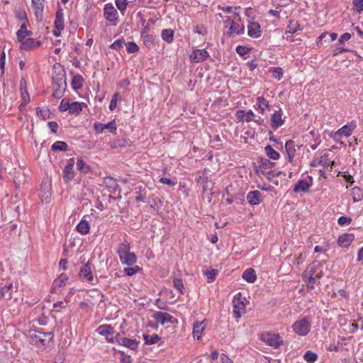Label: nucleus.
<instances>
[{
	"mask_svg": "<svg viewBox=\"0 0 363 363\" xmlns=\"http://www.w3.org/2000/svg\"><path fill=\"white\" fill-rule=\"evenodd\" d=\"M217 274H218V271L216 269H211V270L206 272V275L211 280H213L215 279L216 276L217 275Z\"/></svg>",
	"mask_w": 363,
	"mask_h": 363,
	"instance_id": "63",
	"label": "nucleus"
},
{
	"mask_svg": "<svg viewBox=\"0 0 363 363\" xmlns=\"http://www.w3.org/2000/svg\"><path fill=\"white\" fill-rule=\"evenodd\" d=\"M247 201L252 206L259 204L262 201L261 192L257 190L250 191L247 195Z\"/></svg>",
	"mask_w": 363,
	"mask_h": 363,
	"instance_id": "11",
	"label": "nucleus"
},
{
	"mask_svg": "<svg viewBox=\"0 0 363 363\" xmlns=\"http://www.w3.org/2000/svg\"><path fill=\"white\" fill-rule=\"evenodd\" d=\"M229 22L230 24V26L229 28V30L228 31V33L229 35L232 34H240L244 30V26H241L240 24L235 23L233 21H230L228 19L226 23Z\"/></svg>",
	"mask_w": 363,
	"mask_h": 363,
	"instance_id": "28",
	"label": "nucleus"
},
{
	"mask_svg": "<svg viewBox=\"0 0 363 363\" xmlns=\"http://www.w3.org/2000/svg\"><path fill=\"white\" fill-rule=\"evenodd\" d=\"M233 313L236 315L237 318H240L242 314L245 312V306L242 301H240V299L235 300L233 301Z\"/></svg>",
	"mask_w": 363,
	"mask_h": 363,
	"instance_id": "16",
	"label": "nucleus"
},
{
	"mask_svg": "<svg viewBox=\"0 0 363 363\" xmlns=\"http://www.w3.org/2000/svg\"><path fill=\"white\" fill-rule=\"evenodd\" d=\"M121 358L120 363H132V359L130 355L125 354L124 352H120Z\"/></svg>",
	"mask_w": 363,
	"mask_h": 363,
	"instance_id": "59",
	"label": "nucleus"
},
{
	"mask_svg": "<svg viewBox=\"0 0 363 363\" xmlns=\"http://www.w3.org/2000/svg\"><path fill=\"white\" fill-rule=\"evenodd\" d=\"M292 328L296 334L304 336L309 333L311 323L306 318H303L295 322L292 325Z\"/></svg>",
	"mask_w": 363,
	"mask_h": 363,
	"instance_id": "4",
	"label": "nucleus"
},
{
	"mask_svg": "<svg viewBox=\"0 0 363 363\" xmlns=\"http://www.w3.org/2000/svg\"><path fill=\"white\" fill-rule=\"evenodd\" d=\"M21 43V50H29V49H31V48H37L38 46L40 45V41H35L32 38H28V39H24L22 41H20Z\"/></svg>",
	"mask_w": 363,
	"mask_h": 363,
	"instance_id": "21",
	"label": "nucleus"
},
{
	"mask_svg": "<svg viewBox=\"0 0 363 363\" xmlns=\"http://www.w3.org/2000/svg\"><path fill=\"white\" fill-rule=\"evenodd\" d=\"M208 177L206 176H202L199 177L198 182L203 184V188L206 191L207 190V186L206 185L208 183Z\"/></svg>",
	"mask_w": 363,
	"mask_h": 363,
	"instance_id": "64",
	"label": "nucleus"
},
{
	"mask_svg": "<svg viewBox=\"0 0 363 363\" xmlns=\"http://www.w3.org/2000/svg\"><path fill=\"white\" fill-rule=\"evenodd\" d=\"M317 358V354L311 351H307L304 354V359L308 363L315 362Z\"/></svg>",
	"mask_w": 363,
	"mask_h": 363,
	"instance_id": "48",
	"label": "nucleus"
},
{
	"mask_svg": "<svg viewBox=\"0 0 363 363\" xmlns=\"http://www.w3.org/2000/svg\"><path fill=\"white\" fill-rule=\"evenodd\" d=\"M352 218L346 216H341L338 218L337 223L340 225H343L345 224H350L352 222Z\"/></svg>",
	"mask_w": 363,
	"mask_h": 363,
	"instance_id": "60",
	"label": "nucleus"
},
{
	"mask_svg": "<svg viewBox=\"0 0 363 363\" xmlns=\"http://www.w3.org/2000/svg\"><path fill=\"white\" fill-rule=\"evenodd\" d=\"M125 45V40L123 39H119L116 40L113 43H112L110 46L111 49L113 50H120L123 45Z\"/></svg>",
	"mask_w": 363,
	"mask_h": 363,
	"instance_id": "50",
	"label": "nucleus"
},
{
	"mask_svg": "<svg viewBox=\"0 0 363 363\" xmlns=\"http://www.w3.org/2000/svg\"><path fill=\"white\" fill-rule=\"evenodd\" d=\"M174 287L179 291L181 294H183L184 284L182 279L174 278L173 280Z\"/></svg>",
	"mask_w": 363,
	"mask_h": 363,
	"instance_id": "51",
	"label": "nucleus"
},
{
	"mask_svg": "<svg viewBox=\"0 0 363 363\" xmlns=\"http://www.w3.org/2000/svg\"><path fill=\"white\" fill-rule=\"evenodd\" d=\"M28 176L26 173L25 170L22 172H18L16 173L13 179V182L16 188H20L21 186L25 185L28 182Z\"/></svg>",
	"mask_w": 363,
	"mask_h": 363,
	"instance_id": "10",
	"label": "nucleus"
},
{
	"mask_svg": "<svg viewBox=\"0 0 363 363\" xmlns=\"http://www.w3.org/2000/svg\"><path fill=\"white\" fill-rule=\"evenodd\" d=\"M174 30L172 29H164L162 31V38L167 42V43H172L174 39Z\"/></svg>",
	"mask_w": 363,
	"mask_h": 363,
	"instance_id": "36",
	"label": "nucleus"
},
{
	"mask_svg": "<svg viewBox=\"0 0 363 363\" xmlns=\"http://www.w3.org/2000/svg\"><path fill=\"white\" fill-rule=\"evenodd\" d=\"M284 123V120L281 118V110L276 111L271 117V126L274 130L281 127Z\"/></svg>",
	"mask_w": 363,
	"mask_h": 363,
	"instance_id": "9",
	"label": "nucleus"
},
{
	"mask_svg": "<svg viewBox=\"0 0 363 363\" xmlns=\"http://www.w3.org/2000/svg\"><path fill=\"white\" fill-rule=\"evenodd\" d=\"M236 116L240 121H245L246 122H250L254 121V118L255 116L252 111L251 110L248 111L240 110L237 111Z\"/></svg>",
	"mask_w": 363,
	"mask_h": 363,
	"instance_id": "17",
	"label": "nucleus"
},
{
	"mask_svg": "<svg viewBox=\"0 0 363 363\" xmlns=\"http://www.w3.org/2000/svg\"><path fill=\"white\" fill-rule=\"evenodd\" d=\"M143 337H144L145 343L146 345L155 344L160 340V337L157 334H155L153 335H144Z\"/></svg>",
	"mask_w": 363,
	"mask_h": 363,
	"instance_id": "42",
	"label": "nucleus"
},
{
	"mask_svg": "<svg viewBox=\"0 0 363 363\" xmlns=\"http://www.w3.org/2000/svg\"><path fill=\"white\" fill-rule=\"evenodd\" d=\"M51 187L48 182H43L40 188V196L43 201L49 203L51 200Z\"/></svg>",
	"mask_w": 363,
	"mask_h": 363,
	"instance_id": "7",
	"label": "nucleus"
},
{
	"mask_svg": "<svg viewBox=\"0 0 363 363\" xmlns=\"http://www.w3.org/2000/svg\"><path fill=\"white\" fill-rule=\"evenodd\" d=\"M235 50L237 53L241 56L247 54L250 51V48L242 45L237 46Z\"/></svg>",
	"mask_w": 363,
	"mask_h": 363,
	"instance_id": "54",
	"label": "nucleus"
},
{
	"mask_svg": "<svg viewBox=\"0 0 363 363\" xmlns=\"http://www.w3.org/2000/svg\"><path fill=\"white\" fill-rule=\"evenodd\" d=\"M55 27L58 30H62L65 28L63 10L60 6L55 13Z\"/></svg>",
	"mask_w": 363,
	"mask_h": 363,
	"instance_id": "13",
	"label": "nucleus"
},
{
	"mask_svg": "<svg viewBox=\"0 0 363 363\" xmlns=\"http://www.w3.org/2000/svg\"><path fill=\"white\" fill-rule=\"evenodd\" d=\"M118 96H119V94L118 93H115L113 95L112 99H111V101L110 102V104H109V109L111 111H113L116 108Z\"/></svg>",
	"mask_w": 363,
	"mask_h": 363,
	"instance_id": "56",
	"label": "nucleus"
},
{
	"mask_svg": "<svg viewBox=\"0 0 363 363\" xmlns=\"http://www.w3.org/2000/svg\"><path fill=\"white\" fill-rule=\"evenodd\" d=\"M66 72L60 64H55L52 67V82L55 86L52 96L56 99L63 96L66 90Z\"/></svg>",
	"mask_w": 363,
	"mask_h": 363,
	"instance_id": "1",
	"label": "nucleus"
},
{
	"mask_svg": "<svg viewBox=\"0 0 363 363\" xmlns=\"http://www.w3.org/2000/svg\"><path fill=\"white\" fill-rule=\"evenodd\" d=\"M154 320L161 325H164L166 323H174V318L169 313H163L161 311H156L152 315Z\"/></svg>",
	"mask_w": 363,
	"mask_h": 363,
	"instance_id": "5",
	"label": "nucleus"
},
{
	"mask_svg": "<svg viewBox=\"0 0 363 363\" xmlns=\"http://www.w3.org/2000/svg\"><path fill=\"white\" fill-rule=\"evenodd\" d=\"M120 344L132 350L136 351L138 347L139 342L136 340L129 339L128 337H123Z\"/></svg>",
	"mask_w": 363,
	"mask_h": 363,
	"instance_id": "29",
	"label": "nucleus"
},
{
	"mask_svg": "<svg viewBox=\"0 0 363 363\" xmlns=\"http://www.w3.org/2000/svg\"><path fill=\"white\" fill-rule=\"evenodd\" d=\"M269 72L272 73V77L280 80L283 77V70L281 67H271Z\"/></svg>",
	"mask_w": 363,
	"mask_h": 363,
	"instance_id": "44",
	"label": "nucleus"
},
{
	"mask_svg": "<svg viewBox=\"0 0 363 363\" xmlns=\"http://www.w3.org/2000/svg\"><path fill=\"white\" fill-rule=\"evenodd\" d=\"M285 148L288 154L289 161L291 162L293 161L296 152L294 141L291 140H287L285 144Z\"/></svg>",
	"mask_w": 363,
	"mask_h": 363,
	"instance_id": "26",
	"label": "nucleus"
},
{
	"mask_svg": "<svg viewBox=\"0 0 363 363\" xmlns=\"http://www.w3.org/2000/svg\"><path fill=\"white\" fill-rule=\"evenodd\" d=\"M23 209L22 203L16 200L7 208V211L12 214L13 218H18L20 216V212Z\"/></svg>",
	"mask_w": 363,
	"mask_h": 363,
	"instance_id": "14",
	"label": "nucleus"
},
{
	"mask_svg": "<svg viewBox=\"0 0 363 363\" xmlns=\"http://www.w3.org/2000/svg\"><path fill=\"white\" fill-rule=\"evenodd\" d=\"M97 331L100 335L106 336V340L109 342L113 343L116 341L119 342L118 338L120 337V334L115 332L110 325H100Z\"/></svg>",
	"mask_w": 363,
	"mask_h": 363,
	"instance_id": "3",
	"label": "nucleus"
},
{
	"mask_svg": "<svg viewBox=\"0 0 363 363\" xmlns=\"http://www.w3.org/2000/svg\"><path fill=\"white\" fill-rule=\"evenodd\" d=\"M351 38V35L349 33L342 34L338 40L339 44H343L344 42L349 40Z\"/></svg>",
	"mask_w": 363,
	"mask_h": 363,
	"instance_id": "61",
	"label": "nucleus"
},
{
	"mask_svg": "<svg viewBox=\"0 0 363 363\" xmlns=\"http://www.w3.org/2000/svg\"><path fill=\"white\" fill-rule=\"evenodd\" d=\"M256 110L260 113L264 114L266 109L269 108V102L264 97L259 96L257 99Z\"/></svg>",
	"mask_w": 363,
	"mask_h": 363,
	"instance_id": "27",
	"label": "nucleus"
},
{
	"mask_svg": "<svg viewBox=\"0 0 363 363\" xmlns=\"http://www.w3.org/2000/svg\"><path fill=\"white\" fill-rule=\"evenodd\" d=\"M352 194L354 202H357L363 198L362 191L359 187H354L352 189Z\"/></svg>",
	"mask_w": 363,
	"mask_h": 363,
	"instance_id": "43",
	"label": "nucleus"
},
{
	"mask_svg": "<svg viewBox=\"0 0 363 363\" xmlns=\"http://www.w3.org/2000/svg\"><path fill=\"white\" fill-rule=\"evenodd\" d=\"M325 38H330V39H328V43L333 42L335 40L336 38H337V34L335 33H333L330 34H329L328 33H323L318 37V43H321Z\"/></svg>",
	"mask_w": 363,
	"mask_h": 363,
	"instance_id": "45",
	"label": "nucleus"
},
{
	"mask_svg": "<svg viewBox=\"0 0 363 363\" xmlns=\"http://www.w3.org/2000/svg\"><path fill=\"white\" fill-rule=\"evenodd\" d=\"M208 57V53L206 50H196L193 52L190 57L196 62L205 60Z\"/></svg>",
	"mask_w": 363,
	"mask_h": 363,
	"instance_id": "18",
	"label": "nucleus"
},
{
	"mask_svg": "<svg viewBox=\"0 0 363 363\" xmlns=\"http://www.w3.org/2000/svg\"><path fill=\"white\" fill-rule=\"evenodd\" d=\"M104 16L106 20L115 22L118 19V11L111 4H107L104 6Z\"/></svg>",
	"mask_w": 363,
	"mask_h": 363,
	"instance_id": "6",
	"label": "nucleus"
},
{
	"mask_svg": "<svg viewBox=\"0 0 363 363\" xmlns=\"http://www.w3.org/2000/svg\"><path fill=\"white\" fill-rule=\"evenodd\" d=\"M355 125L353 123H351L350 125H345L342 126L341 128H340L337 132L335 133V135H340V136H345L349 137L351 135L352 130L355 128Z\"/></svg>",
	"mask_w": 363,
	"mask_h": 363,
	"instance_id": "23",
	"label": "nucleus"
},
{
	"mask_svg": "<svg viewBox=\"0 0 363 363\" xmlns=\"http://www.w3.org/2000/svg\"><path fill=\"white\" fill-rule=\"evenodd\" d=\"M67 145L64 141H57L52 145V150L53 151H62L65 152L67 150Z\"/></svg>",
	"mask_w": 363,
	"mask_h": 363,
	"instance_id": "40",
	"label": "nucleus"
},
{
	"mask_svg": "<svg viewBox=\"0 0 363 363\" xmlns=\"http://www.w3.org/2000/svg\"><path fill=\"white\" fill-rule=\"evenodd\" d=\"M326 157H328L327 154L323 155L318 161V164L323 165V167L329 166L330 163L328 162Z\"/></svg>",
	"mask_w": 363,
	"mask_h": 363,
	"instance_id": "62",
	"label": "nucleus"
},
{
	"mask_svg": "<svg viewBox=\"0 0 363 363\" xmlns=\"http://www.w3.org/2000/svg\"><path fill=\"white\" fill-rule=\"evenodd\" d=\"M311 184L308 183L307 181L305 180H298V182L294 185V191L296 193L299 192H308L309 191V188Z\"/></svg>",
	"mask_w": 363,
	"mask_h": 363,
	"instance_id": "24",
	"label": "nucleus"
},
{
	"mask_svg": "<svg viewBox=\"0 0 363 363\" xmlns=\"http://www.w3.org/2000/svg\"><path fill=\"white\" fill-rule=\"evenodd\" d=\"M69 111L71 113L79 114L82 111V104L77 101L70 104Z\"/></svg>",
	"mask_w": 363,
	"mask_h": 363,
	"instance_id": "46",
	"label": "nucleus"
},
{
	"mask_svg": "<svg viewBox=\"0 0 363 363\" xmlns=\"http://www.w3.org/2000/svg\"><path fill=\"white\" fill-rule=\"evenodd\" d=\"M242 278L249 283H253L257 279L255 271L252 269H246L242 274Z\"/></svg>",
	"mask_w": 363,
	"mask_h": 363,
	"instance_id": "32",
	"label": "nucleus"
},
{
	"mask_svg": "<svg viewBox=\"0 0 363 363\" xmlns=\"http://www.w3.org/2000/svg\"><path fill=\"white\" fill-rule=\"evenodd\" d=\"M77 230L78 232L83 235H86L89 232L90 226L87 221L82 220L77 225Z\"/></svg>",
	"mask_w": 363,
	"mask_h": 363,
	"instance_id": "34",
	"label": "nucleus"
},
{
	"mask_svg": "<svg viewBox=\"0 0 363 363\" xmlns=\"http://www.w3.org/2000/svg\"><path fill=\"white\" fill-rule=\"evenodd\" d=\"M352 4L354 6V9L358 13H360L363 11V0H353Z\"/></svg>",
	"mask_w": 363,
	"mask_h": 363,
	"instance_id": "52",
	"label": "nucleus"
},
{
	"mask_svg": "<svg viewBox=\"0 0 363 363\" xmlns=\"http://www.w3.org/2000/svg\"><path fill=\"white\" fill-rule=\"evenodd\" d=\"M140 269V268L138 266H135L134 267H128L124 269V273L127 276H133Z\"/></svg>",
	"mask_w": 363,
	"mask_h": 363,
	"instance_id": "55",
	"label": "nucleus"
},
{
	"mask_svg": "<svg viewBox=\"0 0 363 363\" xmlns=\"http://www.w3.org/2000/svg\"><path fill=\"white\" fill-rule=\"evenodd\" d=\"M79 274L81 277L87 279L89 281H91L93 279L89 262H87L82 267Z\"/></svg>",
	"mask_w": 363,
	"mask_h": 363,
	"instance_id": "30",
	"label": "nucleus"
},
{
	"mask_svg": "<svg viewBox=\"0 0 363 363\" xmlns=\"http://www.w3.org/2000/svg\"><path fill=\"white\" fill-rule=\"evenodd\" d=\"M74 159L72 158L69 160L67 164L65 167V169L63 170V178L66 183H68L70 182L74 177Z\"/></svg>",
	"mask_w": 363,
	"mask_h": 363,
	"instance_id": "8",
	"label": "nucleus"
},
{
	"mask_svg": "<svg viewBox=\"0 0 363 363\" xmlns=\"http://www.w3.org/2000/svg\"><path fill=\"white\" fill-rule=\"evenodd\" d=\"M44 0H32V4L35 10V15L37 18H43L44 9Z\"/></svg>",
	"mask_w": 363,
	"mask_h": 363,
	"instance_id": "22",
	"label": "nucleus"
},
{
	"mask_svg": "<svg viewBox=\"0 0 363 363\" xmlns=\"http://www.w3.org/2000/svg\"><path fill=\"white\" fill-rule=\"evenodd\" d=\"M263 340L267 343V345L273 346L276 348L279 347L282 343V340L278 335L268 334L265 337L263 338Z\"/></svg>",
	"mask_w": 363,
	"mask_h": 363,
	"instance_id": "15",
	"label": "nucleus"
},
{
	"mask_svg": "<svg viewBox=\"0 0 363 363\" xmlns=\"http://www.w3.org/2000/svg\"><path fill=\"white\" fill-rule=\"evenodd\" d=\"M13 289V284H9L5 285L1 289V295L3 298L6 299H10L11 298V291Z\"/></svg>",
	"mask_w": 363,
	"mask_h": 363,
	"instance_id": "38",
	"label": "nucleus"
},
{
	"mask_svg": "<svg viewBox=\"0 0 363 363\" xmlns=\"http://www.w3.org/2000/svg\"><path fill=\"white\" fill-rule=\"evenodd\" d=\"M118 254L123 264L128 266L133 265L137 261L135 253L130 252V246L129 242L125 241L122 242L118 249Z\"/></svg>",
	"mask_w": 363,
	"mask_h": 363,
	"instance_id": "2",
	"label": "nucleus"
},
{
	"mask_svg": "<svg viewBox=\"0 0 363 363\" xmlns=\"http://www.w3.org/2000/svg\"><path fill=\"white\" fill-rule=\"evenodd\" d=\"M125 45L128 53H134L139 50V47L134 42H129Z\"/></svg>",
	"mask_w": 363,
	"mask_h": 363,
	"instance_id": "49",
	"label": "nucleus"
},
{
	"mask_svg": "<svg viewBox=\"0 0 363 363\" xmlns=\"http://www.w3.org/2000/svg\"><path fill=\"white\" fill-rule=\"evenodd\" d=\"M319 267H320V262L316 261L312 262L303 272V277L306 278L308 276H314Z\"/></svg>",
	"mask_w": 363,
	"mask_h": 363,
	"instance_id": "25",
	"label": "nucleus"
},
{
	"mask_svg": "<svg viewBox=\"0 0 363 363\" xmlns=\"http://www.w3.org/2000/svg\"><path fill=\"white\" fill-rule=\"evenodd\" d=\"M83 82H84V79L81 75H79V74L74 75L72 78V83H71L73 89L78 90V89H81L83 86Z\"/></svg>",
	"mask_w": 363,
	"mask_h": 363,
	"instance_id": "33",
	"label": "nucleus"
},
{
	"mask_svg": "<svg viewBox=\"0 0 363 363\" xmlns=\"http://www.w3.org/2000/svg\"><path fill=\"white\" fill-rule=\"evenodd\" d=\"M204 321L202 322H196L194 324L193 328V336L194 338L199 340L201 338V335L204 330L205 326L203 325Z\"/></svg>",
	"mask_w": 363,
	"mask_h": 363,
	"instance_id": "31",
	"label": "nucleus"
},
{
	"mask_svg": "<svg viewBox=\"0 0 363 363\" xmlns=\"http://www.w3.org/2000/svg\"><path fill=\"white\" fill-rule=\"evenodd\" d=\"M77 169L84 173H87L89 171V167L85 163L82 159H79L77 161Z\"/></svg>",
	"mask_w": 363,
	"mask_h": 363,
	"instance_id": "47",
	"label": "nucleus"
},
{
	"mask_svg": "<svg viewBox=\"0 0 363 363\" xmlns=\"http://www.w3.org/2000/svg\"><path fill=\"white\" fill-rule=\"evenodd\" d=\"M69 108H70V103L65 99H62L60 103V105L59 106L60 111H65L67 110H69Z\"/></svg>",
	"mask_w": 363,
	"mask_h": 363,
	"instance_id": "58",
	"label": "nucleus"
},
{
	"mask_svg": "<svg viewBox=\"0 0 363 363\" xmlns=\"http://www.w3.org/2000/svg\"><path fill=\"white\" fill-rule=\"evenodd\" d=\"M28 24V21H26V22H23L21 26L20 29L17 31V38L18 41H22L26 38V36L31 35V31L27 29V26Z\"/></svg>",
	"mask_w": 363,
	"mask_h": 363,
	"instance_id": "20",
	"label": "nucleus"
},
{
	"mask_svg": "<svg viewBox=\"0 0 363 363\" xmlns=\"http://www.w3.org/2000/svg\"><path fill=\"white\" fill-rule=\"evenodd\" d=\"M68 281V277L66 274H60L57 279H56L53 282V287H62L64 286Z\"/></svg>",
	"mask_w": 363,
	"mask_h": 363,
	"instance_id": "35",
	"label": "nucleus"
},
{
	"mask_svg": "<svg viewBox=\"0 0 363 363\" xmlns=\"http://www.w3.org/2000/svg\"><path fill=\"white\" fill-rule=\"evenodd\" d=\"M354 235L352 233H346L339 236L337 243L341 247H348L354 240Z\"/></svg>",
	"mask_w": 363,
	"mask_h": 363,
	"instance_id": "19",
	"label": "nucleus"
},
{
	"mask_svg": "<svg viewBox=\"0 0 363 363\" xmlns=\"http://www.w3.org/2000/svg\"><path fill=\"white\" fill-rule=\"evenodd\" d=\"M299 28V23L296 21H290L289 23V32L294 33Z\"/></svg>",
	"mask_w": 363,
	"mask_h": 363,
	"instance_id": "53",
	"label": "nucleus"
},
{
	"mask_svg": "<svg viewBox=\"0 0 363 363\" xmlns=\"http://www.w3.org/2000/svg\"><path fill=\"white\" fill-rule=\"evenodd\" d=\"M99 126H101V130H104V129H109L110 132L113 133L116 130V127L115 126V121H113L111 122H109L106 124H102V123H95L94 124V128L96 130L98 129Z\"/></svg>",
	"mask_w": 363,
	"mask_h": 363,
	"instance_id": "39",
	"label": "nucleus"
},
{
	"mask_svg": "<svg viewBox=\"0 0 363 363\" xmlns=\"http://www.w3.org/2000/svg\"><path fill=\"white\" fill-rule=\"evenodd\" d=\"M116 5L117 8L121 11H124L128 5V1L127 0H116Z\"/></svg>",
	"mask_w": 363,
	"mask_h": 363,
	"instance_id": "57",
	"label": "nucleus"
},
{
	"mask_svg": "<svg viewBox=\"0 0 363 363\" xmlns=\"http://www.w3.org/2000/svg\"><path fill=\"white\" fill-rule=\"evenodd\" d=\"M36 113L37 115L43 120H46L50 117V110L46 108L38 107L36 108Z\"/></svg>",
	"mask_w": 363,
	"mask_h": 363,
	"instance_id": "41",
	"label": "nucleus"
},
{
	"mask_svg": "<svg viewBox=\"0 0 363 363\" xmlns=\"http://www.w3.org/2000/svg\"><path fill=\"white\" fill-rule=\"evenodd\" d=\"M247 33L250 37L259 38L262 33L260 25L257 22H250L247 26Z\"/></svg>",
	"mask_w": 363,
	"mask_h": 363,
	"instance_id": "12",
	"label": "nucleus"
},
{
	"mask_svg": "<svg viewBox=\"0 0 363 363\" xmlns=\"http://www.w3.org/2000/svg\"><path fill=\"white\" fill-rule=\"evenodd\" d=\"M265 152L267 157L272 160H278L280 157V155L278 152L274 150L272 147L269 145H267L265 148Z\"/></svg>",
	"mask_w": 363,
	"mask_h": 363,
	"instance_id": "37",
	"label": "nucleus"
}]
</instances>
